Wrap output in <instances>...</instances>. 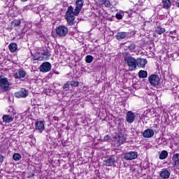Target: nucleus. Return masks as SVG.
Wrapping results in <instances>:
<instances>
[{
  "label": "nucleus",
  "instance_id": "nucleus-21",
  "mask_svg": "<svg viewBox=\"0 0 179 179\" xmlns=\"http://www.w3.org/2000/svg\"><path fill=\"white\" fill-rule=\"evenodd\" d=\"M128 36V33L127 32H118L116 35L115 37L117 40H124Z\"/></svg>",
  "mask_w": 179,
  "mask_h": 179
},
{
  "label": "nucleus",
  "instance_id": "nucleus-19",
  "mask_svg": "<svg viewBox=\"0 0 179 179\" xmlns=\"http://www.w3.org/2000/svg\"><path fill=\"white\" fill-rule=\"evenodd\" d=\"M172 162H173L175 167H178V166H179V153L174 154L173 155Z\"/></svg>",
  "mask_w": 179,
  "mask_h": 179
},
{
  "label": "nucleus",
  "instance_id": "nucleus-29",
  "mask_svg": "<svg viewBox=\"0 0 179 179\" xmlns=\"http://www.w3.org/2000/svg\"><path fill=\"white\" fill-rule=\"evenodd\" d=\"M70 86H71V84L69 83V82H67L64 85L63 90H65L66 92H68V90H69Z\"/></svg>",
  "mask_w": 179,
  "mask_h": 179
},
{
  "label": "nucleus",
  "instance_id": "nucleus-2",
  "mask_svg": "<svg viewBox=\"0 0 179 179\" xmlns=\"http://www.w3.org/2000/svg\"><path fill=\"white\" fill-rule=\"evenodd\" d=\"M124 59L130 71L136 69V64L138 63L136 59L132 57V56H124Z\"/></svg>",
  "mask_w": 179,
  "mask_h": 179
},
{
  "label": "nucleus",
  "instance_id": "nucleus-14",
  "mask_svg": "<svg viewBox=\"0 0 179 179\" xmlns=\"http://www.w3.org/2000/svg\"><path fill=\"white\" fill-rule=\"evenodd\" d=\"M13 118H15V115L13 114L10 115H4L2 117L3 122L6 124H9L13 121Z\"/></svg>",
  "mask_w": 179,
  "mask_h": 179
},
{
  "label": "nucleus",
  "instance_id": "nucleus-28",
  "mask_svg": "<svg viewBox=\"0 0 179 179\" xmlns=\"http://www.w3.org/2000/svg\"><path fill=\"white\" fill-rule=\"evenodd\" d=\"M101 5H104L106 8H110V6H111V3L109 0H105Z\"/></svg>",
  "mask_w": 179,
  "mask_h": 179
},
{
  "label": "nucleus",
  "instance_id": "nucleus-23",
  "mask_svg": "<svg viewBox=\"0 0 179 179\" xmlns=\"http://www.w3.org/2000/svg\"><path fill=\"white\" fill-rule=\"evenodd\" d=\"M138 76L141 79H145V78H148V71H146L145 70H141L138 72Z\"/></svg>",
  "mask_w": 179,
  "mask_h": 179
},
{
  "label": "nucleus",
  "instance_id": "nucleus-15",
  "mask_svg": "<svg viewBox=\"0 0 179 179\" xmlns=\"http://www.w3.org/2000/svg\"><path fill=\"white\" fill-rule=\"evenodd\" d=\"M125 141H127V137H125V136H124L123 134L119 135L116 138V142H117L116 145L121 146V145H122V143H124Z\"/></svg>",
  "mask_w": 179,
  "mask_h": 179
},
{
  "label": "nucleus",
  "instance_id": "nucleus-13",
  "mask_svg": "<svg viewBox=\"0 0 179 179\" xmlns=\"http://www.w3.org/2000/svg\"><path fill=\"white\" fill-rule=\"evenodd\" d=\"M114 164H115V158H114L113 157H110L106 160L103 161V166L110 167V166H113Z\"/></svg>",
  "mask_w": 179,
  "mask_h": 179
},
{
  "label": "nucleus",
  "instance_id": "nucleus-30",
  "mask_svg": "<svg viewBox=\"0 0 179 179\" xmlns=\"http://www.w3.org/2000/svg\"><path fill=\"white\" fill-rule=\"evenodd\" d=\"M69 83H70V86H72V87H76V86H79V82L70 81Z\"/></svg>",
  "mask_w": 179,
  "mask_h": 179
},
{
  "label": "nucleus",
  "instance_id": "nucleus-1",
  "mask_svg": "<svg viewBox=\"0 0 179 179\" xmlns=\"http://www.w3.org/2000/svg\"><path fill=\"white\" fill-rule=\"evenodd\" d=\"M83 0H78L76 2V8H73V6H69L66 12V20L69 26H73L75 24V16H78L80 13V10L83 8Z\"/></svg>",
  "mask_w": 179,
  "mask_h": 179
},
{
  "label": "nucleus",
  "instance_id": "nucleus-33",
  "mask_svg": "<svg viewBox=\"0 0 179 179\" xmlns=\"http://www.w3.org/2000/svg\"><path fill=\"white\" fill-rule=\"evenodd\" d=\"M129 50H130V51H135V44L131 43V44L129 46Z\"/></svg>",
  "mask_w": 179,
  "mask_h": 179
},
{
  "label": "nucleus",
  "instance_id": "nucleus-4",
  "mask_svg": "<svg viewBox=\"0 0 179 179\" xmlns=\"http://www.w3.org/2000/svg\"><path fill=\"white\" fill-rule=\"evenodd\" d=\"M68 27L64 25H60L56 29V34L57 36H59V37H65V36L68 34Z\"/></svg>",
  "mask_w": 179,
  "mask_h": 179
},
{
  "label": "nucleus",
  "instance_id": "nucleus-24",
  "mask_svg": "<svg viewBox=\"0 0 179 179\" xmlns=\"http://www.w3.org/2000/svg\"><path fill=\"white\" fill-rule=\"evenodd\" d=\"M10 52H15L17 50V45L16 43H11L8 45Z\"/></svg>",
  "mask_w": 179,
  "mask_h": 179
},
{
  "label": "nucleus",
  "instance_id": "nucleus-20",
  "mask_svg": "<svg viewBox=\"0 0 179 179\" xmlns=\"http://www.w3.org/2000/svg\"><path fill=\"white\" fill-rule=\"evenodd\" d=\"M162 6L164 9H170L171 8V0H162Z\"/></svg>",
  "mask_w": 179,
  "mask_h": 179
},
{
  "label": "nucleus",
  "instance_id": "nucleus-17",
  "mask_svg": "<svg viewBox=\"0 0 179 179\" xmlns=\"http://www.w3.org/2000/svg\"><path fill=\"white\" fill-rule=\"evenodd\" d=\"M137 64H136V66H140L141 68H145V66L146 65V64H148V60H146L145 59H137Z\"/></svg>",
  "mask_w": 179,
  "mask_h": 179
},
{
  "label": "nucleus",
  "instance_id": "nucleus-34",
  "mask_svg": "<svg viewBox=\"0 0 179 179\" xmlns=\"http://www.w3.org/2000/svg\"><path fill=\"white\" fill-rule=\"evenodd\" d=\"M115 17L119 20H121L122 19V15H121L120 13H117Z\"/></svg>",
  "mask_w": 179,
  "mask_h": 179
},
{
  "label": "nucleus",
  "instance_id": "nucleus-32",
  "mask_svg": "<svg viewBox=\"0 0 179 179\" xmlns=\"http://www.w3.org/2000/svg\"><path fill=\"white\" fill-rule=\"evenodd\" d=\"M8 113H11V114H13V115H15L16 114V110H15L13 107H10L8 109Z\"/></svg>",
  "mask_w": 179,
  "mask_h": 179
},
{
  "label": "nucleus",
  "instance_id": "nucleus-12",
  "mask_svg": "<svg viewBox=\"0 0 179 179\" xmlns=\"http://www.w3.org/2000/svg\"><path fill=\"white\" fill-rule=\"evenodd\" d=\"M35 129L36 131H39V132H41V133L43 132V131H44V129H45L44 122L37 120L35 123Z\"/></svg>",
  "mask_w": 179,
  "mask_h": 179
},
{
  "label": "nucleus",
  "instance_id": "nucleus-36",
  "mask_svg": "<svg viewBox=\"0 0 179 179\" xmlns=\"http://www.w3.org/2000/svg\"><path fill=\"white\" fill-rule=\"evenodd\" d=\"M3 156L0 155V164H2L3 163Z\"/></svg>",
  "mask_w": 179,
  "mask_h": 179
},
{
  "label": "nucleus",
  "instance_id": "nucleus-38",
  "mask_svg": "<svg viewBox=\"0 0 179 179\" xmlns=\"http://www.w3.org/2000/svg\"><path fill=\"white\" fill-rule=\"evenodd\" d=\"M176 6H177L178 8H179V2H176Z\"/></svg>",
  "mask_w": 179,
  "mask_h": 179
},
{
  "label": "nucleus",
  "instance_id": "nucleus-9",
  "mask_svg": "<svg viewBox=\"0 0 179 179\" xmlns=\"http://www.w3.org/2000/svg\"><path fill=\"white\" fill-rule=\"evenodd\" d=\"M126 121L129 124H132L135 121V113L132 111H128L126 115Z\"/></svg>",
  "mask_w": 179,
  "mask_h": 179
},
{
  "label": "nucleus",
  "instance_id": "nucleus-6",
  "mask_svg": "<svg viewBox=\"0 0 179 179\" xmlns=\"http://www.w3.org/2000/svg\"><path fill=\"white\" fill-rule=\"evenodd\" d=\"M124 159L125 160H135V159H138V152L135 151L127 152L124 155Z\"/></svg>",
  "mask_w": 179,
  "mask_h": 179
},
{
  "label": "nucleus",
  "instance_id": "nucleus-5",
  "mask_svg": "<svg viewBox=\"0 0 179 179\" xmlns=\"http://www.w3.org/2000/svg\"><path fill=\"white\" fill-rule=\"evenodd\" d=\"M39 57L37 58L38 61H41L43 58H48L51 57V53L47 49L41 48L38 51Z\"/></svg>",
  "mask_w": 179,
  "mask_h": 179
},
{
  "label": "nucleus",
  "instance_id": "nucleus-31",
  "mask_svg": "<svg viewBox=\"0 0 179 179\" xmlns=\"http://www.w3.org/2000/svg\"><path fill=\"white\" fill-rule=\"evenodd\" d=\"M166 31V29L158 27V34H163Z\"/></svg>",
  "mask_w": 179,
  "mask_h": 179
},
{
  "label": "nucleus",
  "instance_id": "nucleus-41",
  "mask_svg": "<svg viewBox=\"0 0 179 179\" xmlns=\"http://www.w3.org/2000/svg\"><path fill=\"white\" fill-rule=\"evenodd\" d=\"M159 80H158V82H157V86H159Z\"/></svg>",
  "mask_w": 179,
  "mask_h": 179
},
{
  "label": "nucleus",
  "instance_id": "nucleus-37",
  "mask_svg": "<svg viewBox=\"0 0 179 179\" xmlns=\"http://www.w3.org/2000/svg\"><path fill=\"white\" fill-rule=\"evenodd\" d=\"M99 2L102 5V3L106 1V0H98Z\"/></svg>",
  "mask_w": 179,
  "mask_h": 179
},
{
  "label": "nucleus",
  "instance_id": "nucleus-26",
  "mask_svg": "<svg viewBox=\"0 0 179 179\" xmlns=\"http://www.w3.org/2000/svg\"><path fill=\"white\" fill-rule=\"evenodd\" d=\"M93 56L92 55H87L85 57V62H87V64H92V62H93Z\"/></svg>",
  "mask_w": 179,
  "mask_h": 179
},
{
  "label": "nucleus",
  "instance_id": "nucleus-42",
  "mask_svg": "<svg viewBox=\"0 0 179 179\" xmlns=\"http://www.w3.org/2000/svg\"><path fill=\"white\" fill-rule=\"evenodd\" d=\"M178 1H179V0H178Z\"/></svg>",
  "mask_w": 179,
  "mask_h": 179
},
{
  "label": "nucleus",
  "instance_id": "nucleus-27",
  "mask_svg": "<svg viewBox=\"0 0 179 179\" xmlns=\"http://www.w3.org/2000/svg\"><path fill=\"white\" fill-rule=\"evenodd\" d=\"M13 159L15 162H19V160H20V159H22V155H20V154H19V153H15L13 155Z\"/></svg>",
  "mask_w": 179,
  "mask_h": 179
},
{
  "label": "nucleus",
  "instance_id": "nucleus-39",
  "mask_svg": "<svg viewBox=\"0 0 179 179\" xmlns=\"http://www.w3.org/2000/svg\"><path fill=\"white\" fill-rule=\"evenodd\" d=\"M55 73L56 75H59V72H58V71H55Z\"/></svg>",
  "mask_w": 179,
  "mask_h": 179
},
{
  "label": "nucleus",
  "instance_id": "nucleus-22",
  "mask_svg": "<svg viewBox=\"0 0 179 179\" xmlns=\"http://www.w3.org/2000/svg\"><path fill=\"white\" fill-rule=\"evenodd\" d=\"M169 156V152L167 150H162L159 155V159L160 160H164V159H167Z\"/></svg>",
  "mask_w": 179,
  "mask_h": 179
},
{
  "label": "nucleus",
  "instance_id": "nucleus-16",
  "mask_svg": "<svg viewBox=\"0 0 179 179\" xmlns=\"http://www.w3.org/2000/svg\"><path fill=\"white\" fill-rule=\"evenodd\" d=\"M153 135H155V131L151 129H148L143 132V138H152Z\"/></svg>",
  "mask_w": 179,
  "mask_h": 179
},
{
  "label": "nucleus",
  "instance_id": "nucleus-11",
  "mask_svg": "<svg viewBox=\"0 0 179 179\" xmlns=\"http://www.w3.org/2000/svg\"><path fill=\"white\" fill-rule=\"evenodd\" d=\"M15 79H23L26 76V71L24 70H18L13 75Z\"/></svg>",
  "mask_w": 179,
  "mask_h": 179
},
{
  "label": "nucleus",
  "instance_id": "nucleus-10",
  "mask_svg": "<svg viewBox=\"0 0 179 179\" xmlns=\"http://www.w3.org/2000/svg\"><path fill=\"white\" fill-rule=\"evenodd\" d=\"M148 80L150 82V85L156 87L157 86V76L155 74H152L149 78Z\"/></svg>",
  "mask_w": 179,
  "mask_h": 179
},
{
  "label": "nucleus",
  "instance_id": "nucleus-3",
  "mask_svg": "<svg viewBox=\"0 0 179 179\" xmlns=\"http://www.w3.org/2000/svg\"><path fill=\"white\" fill-rule=\"evenodd\" d=\"M10 83L8 81V78H0V87L1 92H8L10 89Z\"/></svg>",
  "mask_w": 179,
  "mask_h": 179
},
{
  "label": "nucleus",
  "instance_id": "nucleus-35",
  "mask_svg": "<svg viewBox=\"0 0 179 179\" xmlns=\"http://www.w3.org/2000/svg\"><path fill=\"white\" fill-rule=\"evenodd\" d=\"M110 136L106 135V136H104V141H105V142H108V141H110Z\"/></svg>",
  "mask_w": 179,
  "mask_h": 179
},
{
  "label": "nucleus",
  "instance_id": "nucleus-25",
  "mask_svg": "<svg viewBox=\"0 0 179 179\" xmlns=\"http://www.w3.org/2000/svg\"><path fill=\"white\" fill-rule=\"evenodd\" d=\"M22 23V22L20 21V20L17 19V20H14L12 22L11 24L12 26H13L14 27H17V29H19V27H20V24Z\"/></svg>",
  "mask_w": 179,
  "mask_h": 179
},
{
  "label": "nucleus",
  "instance_id": "nucleus-18",
  "mask_svg": "<svg viewBox=\"0 0 179 179\" xmlns=\"http://www.w3.org/2000/svg\"><path fill=\"white\" fill-rule=\"evenodd\" d=\"M160 177L162 178H169L170 177V171L166 169H163L161 173H159Z\"/></svg>",
  "mask_w": 179,
  "mask_h": 179
},
{
  "label": "nucleus",
  "instance_id": "nucleus-8",
  "mask_svg": "<svg viewBox=\"0 0 179 179\" xmlns=\"http://www.w3.org/2000/svg\"><path fill=\"white\" fill-rule=\"evenodd\" d=\"M41 72H50L51 71V63L46 62L43 63L40 66Z\"/></svg>",
  "mask_w": 179,
  "mask_h": 179
},
{
  "label": "nucleus",
  "instance_id": "nucleus-40",
  "mask_svg": "<svg viewBox=\"0 0 179 179\" xmlns=\"http://www.w3.org/2000/svg\"><path fill=\"white\" fill-rule=\"evenodd\" d=\"M29 0H21V2H27Z\"/></svg>",
  "mask_w": 179,
  "mask_h": 179
},
{
  "label": "nucleus",
  "instance_id": "nucleus-7",
  "mask_svg": "<svg viewBox=\"0 0 179 179\" xmlns=\"http://www.w3.org/2000/svg\"><path fill=\"white\" fill-rule=\"evenodd\" d=\"M15 96L17 99H24L29 96V91L24 88H22L20 91L15 93Z\"/></svg>",
  "mask_w": 179,
  "mask_h": 179
}]
</instances>
